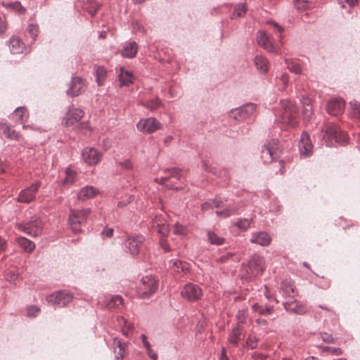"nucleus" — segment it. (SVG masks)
I'll return each instance as SVG.
<instances>
[{"mask_svg":"<svg viewBox=\"0 0 360 360\" xmlns=\"http://www.w3.org/2000/svg\"><path fill=\"white\" fill-rule=\"evenodd\" d=\"M160 245H161L162 248H163L166 252H167V251H169V250H170V248H169V245H168V243H167V240H165V239H163V238H161V239H160Z\"/></svg>","mask_w":360,"mask_h":360,"instance_id":"64","label":"nucleus"},{"mask_svg":"<svg viewBox=\"0 0 360 360\" xmlns=\"http://www.w3.org/2000/svg\"><path fill=\"white\" fill-rule=\"evenodd\" d=\"M72 295L66 291H58L47 297L46 300L49 303L58 306H65L71 302Z\"/></svg>","mask_w":360,"mask_h":360,"instance_id":"11","label":"nucleus"},{"mask_svg":"<svg viewBox=\"0 0 360 360\" xmlns=\"http://www.w3.org/2000/svg\"><path fill=\"white\" fill-rule=\"evenodd\" d=\"M254 62L256 68L261 73H266L268 72L269 68V64L266 58L262 56H257L255 58Z\"/></svg>","mask_w":360,"mask_h":360,"instance_id":"30","label":"nucleus"},{"mask_svg":"<svg viewBox=\"0 0 360 360\" xmlns=\"http://www.w3.org/2000/svg\"><path fill=\"white\" fill-rule=\"evenodd\" d=\"M245 319H246V316H245V313L244 311H241L238 314V324L244 323Z\"/></svg>","mask_w":360,"mask_h":360,"instance_id":"63","label":"nucleus"},{"mask_svg":"<svg viewBox=\"0 0 360 360\" xmlns=\"http://www.w3.org/2000/svg\"><path fill=\"white\" fill-rule=\"evenodd\" d=\"M285 63L287 65L288 69L290 72H295L296 74L301 73L302 69H301L300 65L298 63H297L294 61L289 60H286Z\"/></svg>","mask_w":360,"mask_h":360,"instance_id":"44","label":"nucleus"},{"mask_svg":"<svg viewBox=\"0 0 360 360\" xmlns=\"http://www.w3.org/2000/svg\"><path fill=\"white\" fill-rule=\"evenodd\" d=\"M284 307L287 311L300 315L305 314L307 311L305 305L297 300L285 302Z\"/></svg>","mask_w":360,"mask_h":360,"instance_id":"25","label":"nucleus"},{"mask_svg":"<svg viewBox=\"0 0 360 360\" xmlns=\"http://www.w3.org/2000/svg\"><path fill=\"white\" fill-rule=\"evenodd\" d=\"M251 221L248 219L239 220L236 225L242 231H246L250 226Z\"/></svg>","mask_w":360,"mask_h":360,"instance_id":"51","label":"nucleus"},{"mask_svg":"<svg viewBox=\"0 0 360 360\" xmlns=\"http://www.w3.org/2000/svg\"><path fill=\"white\" fill-rule=\"evenodd\" d=\"M258 342L259 338L256 335L251 334L246 340L245 346L252 349L257 347Z\"/></svg>","mask_w":360,"mask_h":360,"instance_id":"46","label":"nucleus"},{"mask_svg":"<svg viewBox=\"0 0 360 360\" xmlns=\"http://www.w3.org/2000/svg\"><path fill=\"white\" fill-rule=\"evenodd\" d=\"M169 266L171 270L177 274H185L190 269L188 263L179 259H172L169 262Z\"/></svg>","mask_w":360,"mask_h":360,"instance_id":"23","label":"nucleus"},{"mask_svg":"<svg viewBox=\"0 0 360 360\" xmlns=\"http://www.w3.org/2000/svg\"><path fill=\"white\" fill-rule=\"evenodd\" d=\"M120 165L122 168L125 169H131L132 168V165L131 162L129 160H125L122 162H120Z\"/></svg>","mask_w":360,"mask_h":360,"instance_id":"60","label":"nucleus"},{"mask_svg":"<svg viewBox=\"0 0 360 360\" xmlns=\"http://www.w3.org/2000/svg\"><path fill=\"white\" fill-rule=\"evenodd\" d=\"M247 11V8L245 6V4H239L236 6L235 10L233 13L232 14L231 18L234 19L236 18L242 17L243 16Z\"/></svg>","mask_w":360,"mask_h":360,"instance_id":"41","label":"nucleus"},{"mask_svg":"<svg viewBox=\"0 0 360 360\" xmlns=\"http://www.w3.org/2000/svg\"><path fill=\"white\" fill-rule=\"evenodd\" d=\"M216 207L217 209H222L216 211V214L221 218H226L231 215L235 214L238 212V208L234 205L231 203L226 204L221 199H214L212 202H205L202 205V210H207L210 208Z\"/></svg>","mask_w":360,"mask_h":360,"instance_id":"3","label":"nucleus"},{"mask_svg":"<svg viewBox=\"0 0 360 360\" xmlns=\"http://www.w3.org/2000/svg\"><path fill=\"white\" fill-rule=\"evenodd\" d=\"M181 295L189 301H195L201 297L202 290L198 285L188 283L184 287Z\"/></svg>","mask_w":360,"mask_h":360,"instance_id":"12","label":"nucleus"},{"mask_svg":"<svg viewBox=\"0 0 360 360\" xmlns=\"http://www.w3.org/2000/svg\"><path fill=\"white\" fill-rule=\"evenodd\" d=\"M136 127L140 131L150 134L160 127V123L156 119L150 117L141 120Z\"/></svg>","mask_w":360,"mask_h":360,"instance_id":"13","label":"nucleus"},{"mask_svg":"<svg viewBox=\"0 0 360 360\" xmlns=\"http://www.w3.org/2000/svg\"><path fill=\"white\" fill-rule=\"evenodd\" d=\"M84 112L74 106H70L64 115L61 124L65 127H73L84 117Z\"/></svg>","mask_w":360,"mask_h":360,"instance_id":"8","label":"nucleus"},{"mask_svg":"<svg viewBox=\"0 0 360 360\" xmlns=\"http://www.w3.org/2000/svg\"><path fill=\"white\" fill-rule=\"evenodd\" d=\"M144 238L141 236H132L128 237L125 246L131 255H138L141 250Z\"/></svg>","mask_w":360,"mask_h":360,"instance_id":"16","label":"nucleus"},{"mask_svg":"<svg viewBox=\"0 0 360 360\" xmlns=\"http://www.w3.org/2000/svg\"><path fill=\"white\" fill-rule=\"evenodd\" d=\"M143 105L146 107L147 108L153 110H155L160 105V101L158 98L152 99L150 101H146Z\"/></svg>","mask_w":360,"mask_h":360,"instance_id":"48","label":"nucleus"},{"mask_svg":"<svg viewBox=\"0 0 360 360\" xmlns=\"http://www.w3.org/2000/svg\"><path fill=\"white\" fill-rule=\"evenodd\" d=\"M90 212V209H82L79 210L73 209L70 210L69 224L73 231L78 232L79 231L77 226L81 225L86 221Z\"/></svg>","mask_w":360,"mask_h":360,"instance_id":"7","label":"nucleus"},{"mask_svg":"<svg viewBox=\"0 0 360 360\" xmlns=\"http://www.w3.org/2000/svg\"><path fill=\"white\" fill-rule=\"evenodd\" d=\"M113 229L112 228H105L103 229V231H102L101 233V235L103 236V237H106L108 238H110L112 237L113 236Z\"/></svg>","mask_w":360,"mask_h":360,"instance_id":"58","label":"nucleus"},{"mask_svg":"<svg viewBox=\"0 0 360 360\" xmlns=\"http://www.w3.org/2000/svg\"><path fill=\"white\" fill-rule=\"evenodd\" d=\"M269 25L272 26L275 32H278L279 34H281V32L283 31V29L282 27H281L278 24H277L275 22H269Z\"/></svg>","mask_w":360,"mask_h":360,"instance_id":"59","label":"nucleus"},{"mask_svg":"<svg viewBox=\"0 0 360 360\" xmlns=\"http://www.w3.org/2000/svg\"><path fill=\"white\" fill-rule=\"evenodd\" d=\"M138 51V45L136 42L131 41L125 45L122 54L124 57L132 58L136 55Z\"/></svg>","mask_w":360,"mask_h":360,"instance_id":"31","label":"nucleus"},{"mask_svg":"<svg viewBox=\"0 0 360 360\" xmlns=\"http://www.w3.org/2000/svg\"><path fill=\"white\" fill-rule=\"evenodd\" d=\"M264 270V262L262 257L254 255L250 259L246 266L245 277L247 279H251L253 277L262 275Z\"/></svg>","mask_w":360,"mask_h":360,"instance_id":"6","label":"nucleus"},{"mask_svg":"<svg viewBox=\"0 0 360 360\" xmlns=\"http://www.w3.org/2000/svg\"><path fill=\"white\" fill-rule=\"evenodd\" d=\"M8 26V24L5 15L0 14V37L6 32Z\"/></svg>","mask_w":360,"mask_h":360,"instance_id":"50","label":"nucleus"},{"mask_svg":"<svg viewBox=\"0 0 360 360\" xmlns=\"http://www.w3.org/2000/svg\"><path fill=\"white\" fill-rule=\"evenodd\" d=\"M122 303L123 300L122 297L119 295L113 296L110 301L108 303V307L109 309L119 307L122 304Z\"/></svg>","mask_w":360,"mask_h":360,"instance_id":"45","label":"nucleus"},{"mask_svg":"<svg viewBox=\"0 0 360 360\" xmlns=\"http://www.w3.org/2000/svg\"><path fill=\"white\" fill-rule=\"evenodd\" d=\"M96 79H97L98 84V86H101L103 84V83L105 79L107 72L104 68L98 67L96 70Z\"/></svg>","mask_w":360,"mask_h":360,"instance_id":"43","label":"nucleus"},{"mask_svg":"<svg viewBox=\"0 0 360 360\" xmlns=\"http://www.w3.org/2000/svg\"><path fill=\"white\" fill-rule=\"evenodd\" d=\"M43 229L42 221L40 219L32 217L27 224H18V229L26 233L37 237L41 234Z\"/></svg>","mask_w":360,"mask_h":360,"instance_id":"9","label":"nucleus"},{"mask_svg":"<svg viewBox=\"0 0 360 360\" xmlns=\"http://www.w3.org/2000/svg\"><path fill=\"white\" fill-rule=\"evenodd\" d=\"M173 233L176 235L186 236L188 233L187 228L180 224H176L173 228Z\"/></svg>","mask_w":360,"mask_h":360,"instance_id":"49","label":"nucleus"},{"mask_svg":"<svg viewBox=\"0 0 360 360\" xmlns=\"http://www.w3.org/2000/svg\"><path fill=\"white\" fill-rule=\"evenodd\" d=\"M297 108L290 101H281V115L278 119L281 124L294 127L297 124Z\"/></svg>","mask_w":360,"mask_h":360,"instance_id":"1","label":"nucleus"},{"mask_svg":"<svg viewBox=\"0 0 360 360\" xmlns=\"http://www.w3.org/2000/svg\"><path fill=\"white\" fill-rule=\"evenodd\" d=\"M40 186L41 183L37 181L31 185L29 188L22 191L18 195V200L24 203L30 202L34 199L35 195L38 191Z\"/></svg>","mask_w":360,"mask_h":360,"instance_id":"15","label":"nucleus"},{"mask_svg":"<svg viewBox=\"0 0 360 360\" xmlns=\"http://www.w3.org/2000/svg\"><path fill=\"white\" fill-rule=\"evenodd\" d=\"M18 277V274L14 270H11L6 274V278L9 282H13Z\"/></svg>","mask_w":360,"mask_h":360,"instance_id":"56","label":"nucleus"},{"mask_svg":"<svg viewBox=\"0 0 360 360\" xmlns=\"http://www.w3.org/2000/svg\"><path fill=\"white\" fill-rule=\"evenodd\" d=\"M256 109V106L253 103L246 104L239 108H236L231 112L230 116L238 120L246 119L252 115Z\"/></svg>","mask_w":360,"mask_h":360,"instance_id":"14","label":"nucleus"},{"mask_svg":"<svg viewBox=\"0 0 360 360\" xmlns=\"http://www.w3.org/2000/svg\"><path fill=\"white\" fill-rule=\"evenodd\" d=\"M267 358V356L257 352H255L252 354V359L253 360H266Z\"/></svg>","mask_w":360,"mask_h":360,"instance_id":"57","label":"nucleus"},{"mask_svg":"<svg viewBox=\"0 0 360 360\" xmlns=\"http://www.w3.org/2000/svg\"><path fill=\"white\" fill-rule=\"evenodd\" d=\"M8 46L11 52L13 54L22 53L26 48L25 43L16 36L11 37Z\"/></svg>","mask_w":360,"mask_h":360,"instance_id":"22","label":"nucleus"},{"mask_svg":"<svg viewBox=\"0 0 360 360\" xmlns=\"http://www.w3.org/2000/svg\"><path fill=\"white\" fill-rule=\"evenodd\" d=\"M169 176H165L160 179L156 178L155 181L160 184H165L170 179H180V170L177 168H171L167 170Z\"/></svg>","mask_w":360,"mask_h":360,"instance_id":"32","label":"nucleus"},{"mask_svg":"<svg viewBox=\"0 0 360 360\" xmlns=\"http://www.w3.org/2000/svg\"><path fill=\"white\" fill-rule=\"evenodd\" d=\"M98 193V190L94 186H86L82 188L77 194L78 200L86 201L95 197Z\"/></svg>","mask_w":360,"mask_h":360,"instance_id":"24","label":"nucleus"},{"mask_svg":"<svg viewBox=\"0 0 360 360\" xmlns=\"http://www.w3.org/2000/svg\"><path fill=\"white\" fill-rule=\"evenodd\" d=\"M208 240L211 244L219 245L224 243V238L217 236L212 231L207 232Z\"/></svg>","mask_w":360,"mask_h":360,"instance_id":"40","label":"nucleus"},{"mask_svg":"<svg viewBox=\"0 0 360 360\" xmlns=\"http://www.w3.org/2000/svg\"><path fill=\"white\" fill-rule=\"evenodd\" d=\"M281 153L278 141L273 139L264 145L261 158L265 164H270L280 158Z\"/></svg>","mask_w":360,"mask_h":360,"instance_id":"5","label":"nucleus"},{"mask_svg":"<svg viewBox=\"0 0 360 360\" xmlns=\"http://www.w3.org/2000/svg\"><path fill=\"white\" fill-rule=\"evenodd\" d=\"M151 229L162 236H166L169 233V226L166 220L161 216H156L153 220Z\"/></svg>","mask_w":360,"mask_h":360,"instance_id":"20","label":"nucleus"},{"mask_svg":"<svg viewBox=\"0 0 360 360\" xmlns=\"http://www.w3.org/2000/svg\"><path fill=\"white\" fill-rule=\"evenodd\" d=\"M280 81L282 82L285 87L288 83V75L286 73L282 74V75L280 77Z\"/></svg>","mask_w":360,"mask_h":360,"instance_id":"61","label":"nucleus"},{"mask_svg":"<svg viewBox=\"0 0 360 360\" xmlns=\"http://www.w3.org/2000/svg\"><path fill=\"white\" fill-rule=\"evenodd\" d=\"M27 30L34 40L39 33V27L37 25L30 24L27 27Z\"/></svg>","mask_w":360,"mask_h":360,"instance_id":"53","label":"nucleus"},{"mask_svg":"<svg viewBox=\"0 0 360 360\" xmlns=\"http://www.w3.org/2000/svg\"><path fill=\"white\" fill-rule=\"evenodd\" d=\"M118 323L122 328L123 335L128 336L132 330V325L124 318L120 317L117 319Z\"/></svg>","mask_w":360,"mask_h":360,"instance_id":"38","label":"nucleus"},{"mask_svg":"<svg viewBox=\"0 0 360 360\" xmlns=\"http://www.w3.org/2000/svg\"><path fill=\"white\" fill-rule=\"evenodd\" d=\"M271 238L266 232L260 231L253 233L250 239L252 243H257L262 246L269 245L271 243Z\"/></svg>","mask_w":360,"mask_h":360,"instance_id":"26","label":"nucleus"},{"mask_svg":"<svg viewBox=\"0 0 360 360\" xmlns=\"http://www.w3.org/2000/svg\"><path fill=\"white\" fill-rule=\"evenodd\" d=\"M120 86H129L134 82V77L132 73L126 70L123 67L120 68V72L118 75Z\"/></svg>","mask_w":360,"mask_h":360,"instance_id":"27","label":"nucleus"},{"mask_svg":"<svg viewBox=\"0 0 360 360\" xmlns=\"http://www.w3.org/2000/svg\"><path fill=\"white\" fill-rule=\"evenodd\" d=\"M323 139L327 145H333L334 143L344 144L347 141V135L339 129L335 124H328L324 127Z\"/></svg>","mask_w":360,"mask_h":360,"instance_id":"2","label":"nucleus"},{"mask_svg":"<svg viewBox=\"0 0 360 360\" xmlns=\"http://www.w3.org/2000/svg\"><path fill=\"white\" fill-rule=\"evenodd\" d=\"M13 115L16 117L17 120H18L20 123H24L27 122L29 118L28 111L24 107L18 108L15 110Z\"/></svg>","mask_w":360,"mask_h":360,"instance_id":"36","label":"nucleus"},{"mask_svg":"<svg viewBox=\"0 0 360 360\" xmlns=\"http://www.w3.org/2000/svg\"><path fill=\"white\" fill-rule=\"evenodd\" d=\"M16 242L24 251L28 253H31L35 248L34 243L24 237L17 238Z\"/></svg>","mask_w":360,"mask_h":360,"instance_id":"33","label":"nucleus"},{"mask_svg":"<svg viewBox=\"0 0 360 360\" xmlns=\"http://www.w3.org/2000/svg\"><path fill=\"white\" fill-rule=\"evenodd\" d=\"M88 4L89 6L87 4L86 5V8L91 15H95L99 8V5L93 1H89Z\"/></svg>","mask_w":360,"mask_h":360,"instance_id":"52","label":"nucleus"},{"mask_svg":"<svg viewBox=\"0 0 360 360\" xmlns=\"http://www.w3.org/2000/svg\"><path fill=\"white\" fill-rule=\"evenodd\" d=\"M352 113L354 117L360 119V103L356 101L350 102Z\"/></svg>","mask_w":360,"mask_h":360,"instance_id":"47","label":"nucleus"},{"mask_svg":"<svg viewBox=\"0 0 360 360\" xmlns=\"http://www.w3.org/2000/svg\"><path fill=\"white\" fill-rule=\"evenodd\" d=\"M252 309L255 312H257L259 314H271L273 312L272 307H265L261 306L257 303L253 304Z\"/></svg>","mask_w":360,"mask_h":360,"instance_id":"42","label":"nucleus"},{"mask_svg":"<svg viewBox=\"0 0 360 360\" xmlns=\"http://www.w3.org/2000/svg\"><path fill=\"white\" fill-rule=\"evenodd\" d=\"M257 42L259 46L269 52H276L278 46L274 44L271 37L264 31H260L257 36Z\"/></svg>","mask_w":360,"mask_h":360,"instance_id":"17","label":"nucleus"},{"mask_svg":"<svg viewBox=\"0 0 360 360\" xmlns=\"http://www.w3.org/2000/svg\"><path fill=\"white\" fill-rule=\"evenodd\" d=\"M102 153L93 147H86L82 153L83 161L89 165H96L101 162Z\"/></svg>","mask_w":360,"mask_h":360,"instance_id":"10","label":"nucleus"},{"mask_svg":"<svg viewBox=\"0 0 360 360\" xmlns=\"http://www.w3.org/2000/svg\"><path fill=\"white\" fill-rule=\"evenodd\" d=\"M148 352V356L153 359V360H157L158 356L156 353L152 349L151 347H149V349H146Z\"/></svg>","mask_w":360,"mask_h":360,"instance_id":"62","label":"nucleus"},{"mask_svg":"<svg viewBox=\"0 0 360 360\" xmlns=\"http://www.w3.org/2000/svg\"><path fill=\"white\" fill-rule=\"evenodd\" d=\"M303 115L304 118L309 119L313 115V108L311 100L309 98H304L302 100Z\"/></svg>","mask_w":360,"mask_h":360,"instance_id":"37","label":"nucleus"},{"mask_svg":"<svg viewBox=\"0 0 360 360\" xmlns=\"http://www.w3.org/2000/svg\"><path fill=\"white\" fill-rule=\"evenodd\" d=\"M0 131L8 139L11 140H19L21 137L20 133L13 129L9 124L0 123Z\"/></svg>","mask_w":360,"mask_h":360,"instance_id":"28","label":"nucleus"},{"mask_svg":"<svg viewBox=\"0 0 360 360\" xmlns=\"http://www.w3.org/2000/svg\"><path fill=\"white\" fill-rule=\"evenodd\" d=\"M86 89V83L81 77H73L68 94L71 96H77L84 92Z\"/></svg>","mask_w":360,"mask_h":360,"instance_id":"18","label":"nucleus"},{"mask_svg":"<svg viewBox=\"0 0 360 360\" xmlns=\"http://www.w3.org/2000/svg\"><path fill=\"white\" fill-rule=\"evenodd\" d=\"M313 146L311 144L309 136L304 132L301 135L299 143V149L301 156L309 157L311 155Z\"/></svg>","mask_w":360,"mask_h":360,"instance_id":"19","label":"nucleus"},{"mask_svg":"<svg viewBox=\"0 0 360 360\" xmlns=\"http://www.w3.org/2000/svg\"><path fill=\"white\" fill-rule=\"evenodd\" d=\"M114 352L117 359H122L126 353L127 345L117 338L113 340Z\"/></svg>","mask_w":360,"mask_h":360,"instance_id":"29","label":"nucleus"},{"mask_svg":"<svg viewBox=\"0 0 360 360\" xmlns=\"http://www.w3.org/2000/svg\"><path fill=\"white\" fill-rule=\"evenodd\" d=\"M158 279L153 276L142 278L138 286L137 292L142 298H147L154 294L158 288Z\"/></svg>","mask_w":360,"mask_h":360,"instance_id":"4","label":"nucleus"},{"mask_svg":"<svg viewBox=\"0 0 360 360\" xmlns=\"http://www.w3.org/2000/svg\"><path fill=\"white\" fill-rule=\"evenodd\" d=\"M345 108V102L342 99H332L327 105V112L333 116H338L341 114Z\"/></svg>","mask_w":360,"mask_h":360,"instance_id":"21","label":"nucleus"},{"mask_svg":"<svg viewBox=\"0 0 360 360\" xmlns=\"http://www.w3.org/2000/svg\"><path fill=\"white\" fill-rule=\"evenodd\" d=\"M281 291L285 296L288 297H294L295 292V287L293 285V283L291 282V281L285 280L281 283Z\"/></svg>","mask_w":360,"mask_h":360,"instance_id":"35","label":"nucleus"},{"mask_svg":"<svg viewBox=\"0 0 360 360\" xmlns=\"http://www.w3.org/2000/svg\"><path fill=\"white\" fill-rule=\"evenodd\" d=\"M242 330L243 326L240 324H238L237 326L233 328L229 338V342L236 345L240 340Z\"/></svg>","mask_w":360,"mask_h":360,"instance_id":"34","label":"nucleus"},{"mask_svg":"<svg viewBox=\"0 0 360 360\" xmlns=\"http://www.w3.org/2000/svg\"><path fill=\"white\" fill-rule=\"evenodd\" d=\"M26 311L27 316L34 317L40 311V309L35 306H30L27 308Z\"/></svg>","mask_w":360,"mask_h":360,"instance_id":"55","label":"nucleus"},{"mask_svg":"<svg viewBox=\"0 0 360 360\" xmlns=\"http://www.w3.org/2000/svg\"><path fill=\"white\" fill-rule=\"evenodd\" d=\"M8 6L20 14L24 13L25 12V8L20 4V2L18 1L9 4Z\"/></svg>","mask_w":360,"mask_h":360,"instance_id":"54","label":"nucleus"},{"mask_svg":"<svg viewBox=\"0 0 360 360\" xmlns=\"http://www.w3.org/2000/svg\"><path fill=\"white\" fill-rule=\"evenodd\" d=\"M66 176L63 180V184L71 185L76 181L77 174L70 168H67L65 170Z\"/></svg>","mask_w":360,"mask_h":360,"instance_id":"39","label":"nucleus"}]
</instances>
